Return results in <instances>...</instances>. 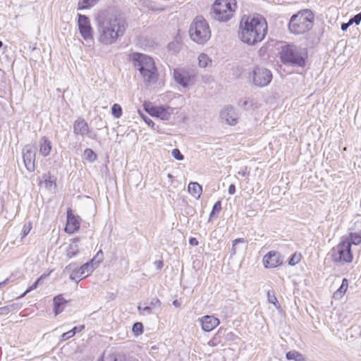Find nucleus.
<instances>
[{
    "mask_svg": "<svg viewBox=\"0 0 361 361\" xmlns=\"http://www.w3.org/2000/svg\"><path fill=\"white\" fill-rule=\"evenodd\" d=\"M95 258L98 259V261L97 262V264H99L103 260V254H102V250H99L97 253L96 257L94 259H95Z\"/></svg>",
    "mask_w": 361,
    "mask_h": 361,
    "instance_id": "obj_49",
    "label": "nucleus"
},
{
    "mask_svg": "<svg viewBox=\"0 0 361 361\" xmlns=\"http://www.w3.org/2000/svg\"><path fill=\"white\" fill-rule=\"evenodd\" d=\"M350 23H355L356 25H359L361 21V13H357L355 15L353 18H351L350 20Z\"/></svg>",
    "mask_w": 361,
    "mask_h": 361,
    "instance_id": "obj_45",
    "label": "nucleus"
},
{
    "mask_svg": "<svg viewBox=\"0 0 361 361\" xmlns=\"http://www.w3.org/2000/svg\"><path fill=\"white\" fill-rule=\"evenodd\" d=\"M78 241V239H74L73 243L69 245V247L66 250V257L68 259L74 257L79 253V247L77 244Z\"/></svg>",
    "mask_w": 361,
    "mask_h": 361,
    "instance_id": "obj_25",
    "label": "nucleus"
},
{
    "mask_svg": "<svg viewBox=\"0 0 361 361\" xmlns=\"http://www.w3.org/2000/svg\"><path fill=\"white\" fill-rule=\"evenodd\" d=\"M188 190V192L196 199L200 198L202 192V186L196 182L190 183Z\"/></svg>",
    "mask_w": 361,
    "mask_h": 361,
    "instance_id": "obj_22",
    "label": "nucleus"
},
{
    "mask_svg": "<svg viewBox=\"0 0 361 361\" xmlns=\"http://www.w3.org/2000/svg\"><path fill=\"white\" fill-rule=\"evenodd\" d=\"M99 361H104L103 360H99Z\"/></svg>",
    "mask_w": 361,
    "mask_h": 361,
    "instance_id": "obj_59",
    "label": "nucleus"
},
{
    "mask_svg": "<svg viewBox=\"0 0 361 361\" xmlns=\"http://www.w3.org/2000/svg\"><path fill=\"white\" fill-rule=\"evenodd\" d=\"M348 286V282L346 279H343L342 281V284L340 288L334 293V298L339 300L341 299L343 295L345 293L347 288Z\"/></svg>",
    "mask_w": 361,
    "mask_h": 361,
    "instance_id": "obj_26",
    "label": "nucleus"
},
{
    "mask_svg": "<svg viewBox=\"0 0 361 361\" xmlns=\"http://www.w3.org/2000/svg\"><path fill=\"white\" fill-rule=\"evenodd\" d=\"M314 15L309 10H303L293 15L288 24L291 33L302 35L308 32L313 26Z\"/></svg>",
    "mask_w": 361,
    "mask_h": 361,
    "instance_id": "obj_4",
    "label": "nucleus"
},
{
    "mask_svg": "<svg viewBox=\"0 0 361 361\" xmlns=\"http://www.w3.org/2000/svg\"><path fill=\"white\" fill-rule=\"evenodd\" d=\"M95 21L97 41L105 46L115 44L124 35L127 27L122 15L111 10L101 11Z\"/></svg>",
    "mask_w": 361,
    "mask_h": 361,
    "instance_id": "obj_1",
    "label": "nucleus"
},
{
    "mask_svg": "<svg viewBox=\"0 0 361 361\" xmlns=\"http://www.w3.org/2000/svg\"><path fill=\"white\" fill-rule=\"evenodd\" d=\"M189 243L190 245L196 246L198 245V241L195 238H190L189 240Z\"/></svg>",
    "mask_w": 361,
    "mask_h": 361,
    "instance_id": "obj_52",
    "label": "nucleus"
},
{
    "mask_svg": "<svg viewBox=\"0 0 361 361\" xmlns=\"http://www.w3.org/2000/svg\"><path fill=\"white\" fill-rule=\"evenodd\" d=\"M78 30L84 39L92 40L93 39V30L88 17L85 15H78Z\"/></svg>",
    "mask_w": 361,
    "mask_h": 361,
    "instance_id": "obj_11",
    "label": "nucleus"
},
{
    "mask_svg": "<svg viewBox=\"0 0 361 361\" xmlns=\"http://www.w3.org/2000/svg\"><path fill=\"white\" fill-rule=\"evenodd\" d=\"M66 302V300L62 297V295H59L54 298V312L55 315H58L61 312H62L63 307V306Z\"/></svg>",
    "mask_w": 361,
    "mask_h": 361,
    "instance_id": "obj_24",
    "label": "nucleus"
},
{
    "mask_svg": "<svg viewBox=\"0 0 361 361\" xmlns=\"http://www.w3.org/2000/svg\"><path fill=\"white\" fill-rule=\"evenodd\" d=\"M145 110L152 116L159 118L163 121H169L171 116L178 113V109L169 106H153L145 105Z\"/></svg>",
    "mask_w": 361,
    "mask_h": 361,
    "instance_id": "obj_10",
    "label": "nucleus"
},
{
    "mask_svg": "<svg viewBox=\"0 0 361 361\" xmlns=\"http://www.w3.org/2000/svg\"><path fill=\"white\" fill-rule=\"evenodd\" d=\"M189 35L197 44L206 43L211 37V30L207 21L201 16L196 17L190 25Z\"/></svg>",
    "mask_w": 361,
    "mask_h": 361,
    "instance_id": "obj_6",
    "label": "nucleus"
},
{
    "mask_svg": "<svg viewBox=\"0 0 361 361\" xmlns=\"http://www.w3.org/2000/svg\"><path fill=\"white\" fill-rule=\"evenodd\" d=\"M81 223V219L79 216L75 214L72 209L67 211V223L66 226H77Z\"/></svg>",
    "mask_w": 361,
    "mask_h": 361,
    "instance_id": "obj_23",
    "label": "nucleus"
},
{
    "mask_svg": "<svg viewBox=\"0 0 361 361\" xmlns=\"http://www.w3.org/2000/svg\"><path fill=\"white\" fill-rule=\"evenodd\" d=\"M218 343H219V341H217L216 337H214L212 339H211L208 342V345L209 346L214 347V346H216L218 344Z\"/></svg>",
    "mask_w": 361,
    "mask_h": 361,
    "instance_id": "obj_51",
    "label": "nucleus"
},
{
    "mask_svg": "<svg viewBox=\"0 0 361 361\" xmlns=\"http://www.w3.org/2000/svg\"><path fill=\"white\" fill-rule=\"evenodd\" d=\"M94 259H92L90 262L84 264L79 268V276H81V278H86L92 274L94 269Z\"/></svg>",
    "mask_w": 361,
    "mask_h": 361,
    "instance_id": "obj_21",
    "label": "nucleus"
},
{
    "mask_svg": "<svg viewBox=\"0 0 361 361\" xmlns=\"http://www.w3.org/2000/svg\"><path fill=\"white\" fill-rule=\"evenodd\" d=\"M145 305L143 307L140 305L137 307L140 314H151L153 309L161 310V302L157 298H152L149 303H145Z\"/></svg>",
    "mask_w": 361,
    "mask_h": 361,
    "instance_id": "obj_18",
    "label": "nucleus"
},
{
    "mask_svg": "<svg viewBox=\"0 0 361 361\" xmlns=\"http://www.w3.org/2000/svg\"><path fill=\"white\" fill-rule=\"evenodd\" d=\"M171 155L173 157L174 159L176 160H183L184 159L183 155L180 153V150L178 149H173L171 152Z\"/></svg>",
    "mask_w": 361,
    "mask_h": 361,
    "instance_id": "obj_43",
    "label": "nucleus"
},
{
    "mask_svg": "<svg viewBox=\"0 0 361 361\" xmlns=\"http://www.w3.org/2000/svg\"><path fill=\"white\" fill-rule=\"evenodd\" d=\"M173 75L175 81L184 88L192 84L191 75L185 70L174 69Z\"/></svg>",
    "mask_w": 361,
    "mask_h": 361,
    "instance_id": "obj_14",
    "label": "nucleus"
},
{
    "mask_svg": "<svg viewBox=\"0 0 361 361\" xmlns=\"http://www.w3.org/2000/svg\"><path fill=\"white\" fill-rule=\"evenodd\" d=\"M332 261L336 264H344L351 263L353 255L350 247V243L347 240L341 241L331 251Z\"/></svg>",
    "mask_w": 361,
    "mask_h": 361,
    "instance_id": "obj_8",
    "label": "nucleus"
},
{
    "mask_svg": "<svg viewBox=\"0 0 361 361\" xmlns=\"http://www.w3.org/2000/svg\"><path fill=\"white\" fill-rule=\"evenodd\" d=\"M76 330H77V327L75 326L73 329H71L66 333H63L61 336V341H66V340L69 339L70 338H72L73 336H74L75 334H76Z\"/></svg>",
    "mask_w": 361,
    "mask_h": 361,
    "instance_id": "obj_36",
    "label": "nucleus"
},
{
    "mask_svg": "<svg viewBox=\"0 0 361 361\" xmlns=\"http://www.w3.org/2000/svg\"><path fill=\"white\" fill-rule=\"evenodd\" d=\"M180 42L178 40L173 41L168 44V48L170 51L177 52L180 49Z\"/></svg>",
    "mask_w": 361,
    "mask_h": 361,
    "instance_id": "obj_37",
    "label": "nucleus"
},
{
    "mask_svg": "<svg viewBox=\"0 0 361 361\" xmlns=\"http://www.w3.org/2000/svg\"><path fill=\"white\" fill-rule=\"evenodd\" d=\"M84 157L90 162H93L97 159L96 154L91 149H86L84 151Z\"/></svg>",
    "mask_w": 361,
    "mask_h": 361,
    "instance_id": "obj_34",
    "label": "nucleus"
},
{
    "mask_svg": "<svg viewBox=\"0 0 361 361\" xmlns=\"http://www.w3.org/2000/svg\"><path fill=\"white\" fill-rule=\"evenodd\" d=\"M39 153L43 157H47L50 154L51 149V143L46 137H42L39 143Z\"/></svg>",
    "mask_w": 361,
    "mask_h": 361,
    "instance_id": "obj_20",
    "label": "nucleus"
},
{
    "mask_svg": "<svg viewBox=\"0 0 361 361\" xmlns=\"http://www.w3.org/2000/svg\"><path fill=\"white\" fill-rule=\"evenodd\" d=\"M51 271H50L49 273L47 274H43L42 276H40L39 278L37 279V280L32 284L31 285L27 290L26 291L22 294V295L20 297H23L25 296L27 293H29L30 291L32 290H35V288H37L38 285L42 283V281L43 280H44L45 279H47L51 274Z\"/></svg>",
    "mask_w": 361,
    "mask_h": 361,
    "instance_id": "obj_29",
    "label": "nucleus"
},
{
    "mask_svg": "<svg viewBox=\"0 0 361 361\" xmlns=\"http://www.w3.org/2000/svg\"><path fill=\"white\" fill-rule=\"evenodd\" d=\"M142 118L144 120V121L149 126L151 127H154V123L152 121V120L149 118L148 116H142Z\"/></svg>",
    "mask_w": 361,
    "mask_h": 361,
    "instance_id": "obj_48",
    "label": "nucleus"
},
{
    "mask_svg": "<svg viewBox=\"0 0 361 361\" xmlns=\"http://www.w3.org/2000/svg\"><path fill=\"white\" fill-rule=\"evenodd\" d=\"M134 66L137 68L147 84H154L157 80V69L152 58L142 54L133 56Z\"/></svg>",
    "mask_w": 361,
    "mask_h": 361,
    "instance_id": "obj_3",
    "label": "nucleus"
},
{
    "mask_svg": "<svg viewBox=\"0 0 361 361\" xmlns=\"http://www.w3.org/2000/svg\"><path fill=\"white\" fill-rule=\"evenodd\" d=\"M85 328V326L84 325H81L78 327H77V330H76V332H80L82 330H83Z\"/></svg>",
    "mask_w": 361,
    "mask_h": 361,
    "instance_id": "obj_57",
    "label": "nucleus"
},
{
    "mask_svg": "<svg viewBox=\"0 0 361 361\" xmlns=\"http://www.w3.org/2000/svg\"><path fill=\"white\" fill-rule=\"evenodd\" d=\"M342 240L348 241L350 247L351 248L352 244L357 245L361 243V233H350L348 238Z\"/></svg>",
    "mask_w": 361,
    "mask_h": 361,
    "instance_id": "obj_27",
    "label": "nucleus"
},
{
    "mask_svg": "<svg viewBox=\"0 0 361 361\" xmlns=\"http://www.w3.org/2000/svg\"><path fill=\"white\" fill-rule=\"evenodd\" d=\"M301 259V255L300 254L294 253L290 257L288 264L294 266L300 262Z\"/></svg>",
    "mask_w": 361,
    "mask_h": 361,
    "instance_id": "obj_39",
    "label": "nucleus"
},
{
    "mask_svg": "<svg viewBox=\"0 0 361 361\" xmlns=\"http://www.w3.org/2000/svg\"><path fill=\"white\" fill-rule=\"evenodd\" d=\"M351 25V23H350V21L348 23H343L341 25V30L343 31H345L348 29V27H349V25Z\"/></svg>",
    "mask_w": 361,
    "mask_h": 361,
    "instance_id": "obj_54",
    "label": "nucleus"
},
{
    "mask_svg": "<svg viewBox=\"0 0 361 361\" xmlns=\"http://www.w3.org/2000/svg\"><path fill=\"white\" fill-rule=\"evenodd\" d=\"M77 266L75 265V264H70L68 265H67L66 267H65V269H64V272H67L69 274H71V272L74 269V268H75Z\"/></svg>",
    "mask_w": 361,
    "mask_h": 361,
    "instance_id": "obj_47",
    "label": "nucleus"
},
{
    "mask_svg": "<svg viewBox=\"0 0 361 361\" xmlns=\"http://www.w3.org/2000/svg\"><path fill=\"white\" fill-rule=\"evenodd\" d=\"M221 209V204L220 201L216 202L213 206L212 211L210 214V217L214 216L216 214H219Z\"/></svg>",
    "mask_w": 361,
    "mask_h": 361,
    "instance_id": "obj_41",
    "label": "nucleus"
},
{
    "mask_svg": "<svg viewBox=\"0 0 361 361\" xmlns=\"http://www.w3.org/2000/svg\"><path fill=\"white\" fill-rule=\"evenodd\" d=\"M212 63L210 58L204 53H202L198 56V65L200 68H206Z\"/></svg>",
    "mask_w": 361,
    "mask_h": 361,
    "instance_id": "obj_31",
    "label": "nucleus"
},
{
    "mask_svg": "<svg viewBox=\"0 0 361 361\" xmlns=\"http://www.w3.org/2000/svg\"><path fill=\"white\" fill-rule=\"evenodd\" d=\"M56 178L50 173H44L42 176L40 184H44L45 188L49 190H54L56 187Z\"/></svg>",
    "mask_w": 361,
    "mask_h": 361,
    "instance_id": "obj_19",
    "label": "nucleus"
},
{
    "mask_svg": "<svg viewBox=\"0 0 361 361\" xmlns=\"http://www.w3.org/2000/svg\"><path fill=\"white\" fill-rule=\"evenodd\" d=\"M109 361H121V360H118V358L115 355L109 357Z\"/></svg>",
    "mask_w": 361,
    "mask_h": 361,
    "instance_id": "obj_55",
    "label": "nucleus"
},
{
    "mask_svg": "<svg viewBox=\"0 0 361 361\" xmlns=\"http://www.w3.org/2000/svg\"><path fill=\"white\" fill-rule=\"evenodd\" d=\"M202 329L204 331H211L219 324V320L214 316L206 315L200 319Z\"/></svg>",
    "mask_w": 361,
    "mask_h": 361,
    "instance_id": "obj_17",
    "label": "nucleus"
},
{
    "mask_svg": "<svg viewBox=\"0 0 361 361\" xmlns=\"http://www.w3.org/2000/svg\"><path fill=\"white\" fill-rule=\"evenodd\" d=\"M248 79L255 87H264L271 82L272 73L266 68L255 66L249 71Z\"/></svg>",
    "mask_w": 361,
    "mask_h": 361,
    "instance_id": "obj_9",
    "label": "nucleus"
},
{
    "mask_svg": "<svg viewBox=\"0 0 361 361\" xmlns=\"http://www.w3.org/2000/svg\"><path fill=\"white\" fill-rule=\"evenodd\" d=\"M262 262L265 268H275L283 264V259L279 252L271 250L264 256Z\"/></svg>",
    "mask_w": 361,
    "mask_h": 361,
    "instance_id": "obj_13",
    "label": "nucleus"
},
{
    "mask_svg": "<svg viewBox=\"0 0 361 361\" xmlns=\"http://www.w3.org/2000/svg\"><path fill=\"white\" fill-rule=\"evenodd\" d=\"M3 46V42L0 41V48Z\"/></svg>",
    "mask_w": 361,
    "mask_h": 361,
    "instance_id": "obj_58",
    "label": "nucleus"
},
{
    "mask_svg": "<svg viewBox=\"0 0 361 361\" xmlns=\"http://www.w3.org/2000/svg\"><path fill=\"white\" fill-rule=\"evenodd\" d=\"M286 357L288 360L305 361L303 355L296 350L288 352Z\"/></svg>",
    "mask_w": 361,
    "mask_h": 361,
    "instance_id": "obj_30",
    "label": "nucleus"
},
{
    "mask_svg": "<svg viewBox=\"0 0 361 361\" xmlns=\"http://www.w3.org/2000/svg\"><path fill=\"white\" fill-rule=\"evenodd\" d=\"M90 133L89 126L84 118H78L73 123V133L76 136L84 137L85 135L89 136Z\"/></svg>",
    "mask_w": 361,
    "mask_h": 361,
    "instance_id": "obj_15",
    "label": "nucleus"
},
{
    "mask_svg": "<svg viewBox=\"0 0 361 361\" xmlns=\"http://www.w3.org/2000/svg\"><path fill=\"white\" fill-rule=\"evenodd\" d=\"M133 332L135 335L138 336L143 332V325L141 322H136L133 326Z\"/></svg>",
    "mask_w": 361,
    "mask_h": 361,
    "instance_id": "obj_38",
    "label": "nucleus"
},
{
    "mask_svg": "<svg viewBox=\"0 0 361 361\" xmlns=\"http://www.w3.org/2000/svg\"><path fill=\"white\" fill-rule=\"evenodd\" d=\"M267 32V23L264 17L244 16L239 25V37L248 45H255L262 42Z\"/></svg>",
    "mask_w": 361,
    "mask_h": 361,
    "instance_id": "obj_2",
    "label": "nucleus"
},
{
    "mask_svg": "<svg viewBox=\"0 0 361 361\" xmlns=\"http://www.w3.org/2000/svg\"><path fill=\"white\" fill-rule=\"evenodd\" d=\"M228 191L230 195H233L235 192V186L233 184H231L229 186Z\"/></svg>",
    "mask_w": 361,
    "mask_h": 361,
    "instance_id": "obj_53",
    "label": "nucleus"
},
{
    "mask_svg": "<svg viewBox=\"0 0 361 361\" xmlns=\"http://www.w3.org/2000/svg\"><path fill=\"white\" fill-rule=\"evenodd\" d=\"M31 227H24L20 231V241L22 240L30 232Z\"/></svg>",
    "mask_w": 361,
    "mask_h": 361,
    "instance_id": "obj_44",
    "label": "nucleus"
},
{
    "mask_svg": "<svg viewBox=\"0 0 361 361\" xmlns=\"http://www.w3.org/2000/svg\"><path fill=\"white\" fill-rule=\"evenodd\" d=\"M220 115L222 120H224L227 124L234 126L237 123L238 114L233 107H226L221 111Z\"/></svg>",
    "mask_w": 361,
    "mask_h": 361,
    "instance_id": "obj_16",
    "label": "nucleus"
},
{
    "mask_svg": "<svg viewBox=\"0 0 361 361\" xmlns=\"http://www.w3.org/2000/svg\"><path fill=\"white\" fill-rule=\"evenodd\" d=\"M173 305L176 307H179L180 306V302L178 300H175L173 301Z\"/></svg>",
    "mask_w": 361,
    "mask_h": 361,
    "instance_id": "obj_56",
    "label": "nucleus"
},
{
    "mask_svg": "<svg viewBox=\"0 0 361 361\" xmlns=\"http://www.w3.org/2000/svg\"><path fill=\"white\" fill-rule=\"evenodd\" d=\"M154 264L157 269H161L164 266V262L161 260H157L154 262Z\"/></svg>",
    "mask_w": 361,
    "mask_h": 361,
    "instance_id": "obj_50",
    "label": "nucleus"
},
{
    "mask_svg": "<svg viewBox=\"0 0 361 361\" xmlns=\"http://www.w3.org/2000/svg\"><path fill=\"white\" fill-rule=\"evenodd\" d=\"M111 114L115 118H120L122 116V108L121 105L114 104L111 107Z\"/></svg>",
    "mask_w": 361,
    "mask_h": 361,
    "instance_id": "obj_33",
    "label": "nucleus"
},
{
    "mask_svg": "<svg viewBox=\"0 0 361 361\" xmlns=\"http://www.w3.org/2000/svg\"><path fill=\"white\" fill-rule=\"evenodd\" d=\"M267 295V300H268L269 302H270V303L274 305L276 307H277L276 303L278 301H277V299H276V296L274 295V293L271 290H268Z\"/></svg>",
    "mask_w": 361,
    "mask_h": 361,
    "instance_id": "obj_42",
    "label": "nucleus"
},
{
    "mask_svg": "<svg viewBox=\"0 0 361 361\" xmlns=\"http://www.w3.org/2000/svg\"><path fill=\"white\" fill-rule=\"evenodd\" d=\"M23 162L30 171L35 170L36 147L32 145H25L22 151Z\"/></svg>",
    "mask_w": 361,
    "mask_h": 361,
    "instance_id": "obj_12",
    "label": "nucleus"
},
{
    "mask_svg": "<svg viewBox=\"0 0 361 361\" xmlns=\"http://www.w3.org/2000/svg\"><path fill=\"white\" fill-rule=\"evenodd\" d=\"M307 54L297 47L288 44L281 48L280 57L283 62L291 63L298 66H303Z\"/></svg>",
    "mask_w": 361,
    "mask_h": 361,
    "instance_id": "obj_7",
    "label": "nucleus"
},
{
    "mask_svg": "<svg viewBox=\"0 0 361 361\" xmlns=\"http://www.w3.org/2000/svg\"><path fill=\"white\" fill-rule=\"evenodd\" d=\"M99 0H79L78 3V9L84 10L94 6Z\"/></svg>",
    "mask_w": 361,
    "mask_h": 361,
    "instance_id": "obj_28",
    "label": "nucleus"
},
{
    "mask_svg": "<svg viewBox=\"0 0 361 361\" xmlns=\"http://www.w3.org/2000/svg\"><path fill=\"white\" fill-rule=\"evenodd\" d=\"M80 271L79 268L77 267L74 268V269L71 272L70 274V279L72 281H75L77 283L84 278H81V276H79Z\"/></svg>",
    "mask_w": 361,
    "mask_h": 361,
    "instance_id": "obj_35",
    "label": "nucleus"
},
{
    "mask_svg": "<svg viewBox=\"0 0 361 361\" xmlns=\"http://www.w3.org/2000/svg\"><path fill=\"white\" fill-rule=\"evenodd\" d=\"M17 304H11L2 307H0V315H7L11 312L18 308Z\"/></svg>",
    "mask_w": 361,
    "mask_h": 361,
    "instance_id": "obj_32",
    "label": "nucleus"
},
{
    "mask_svg": "<svg viewBox=\"0 0 361 361\" xmlns=\"http://www.w3.org/2000/svg\"><path fill=\"white\" fill-rule=\"evenodd\" d=\"M78 228L79 227H64V231L66 233L71 234L78 231Z\"/></svg>",
    "mask_w": 361,
    "mask_h": 361,
    "instance_id": "obj_46",
    "label": "nucleus"
},
{
    "mask_svg": "<svg viewBox=\"0 0 361 361\" xmlns=\"http://www.w3.org/2000/svg\"><path fill=\"white\" fill-rule=\"evenodd\" d=\"M236 9L235 0H216L212 6L210 15L219 22H226L233 16Z\"/></svg>",
    "mask_w": 361,
    "mask_h": 361,
    "instance_id": "obj_5",
    "label": "nucleus"
},
{
    "mask_svg": "<svg viewBox=\"0 0 361 361\" xmlns=\"http://www.w3.org/2000/svg\"><path fill=\"white\" fill-rule=\"evenodd\" d=\"M240 243H245V240L244 238H238L235 239L233 242L232 249H231V255H235L237 252V245Z\"/></svg>",
    "mask_w": 361,
    "mask_h": 361,
    "instance_id": "obj_40",
    "label": "nucleus"
}]
</instances>
